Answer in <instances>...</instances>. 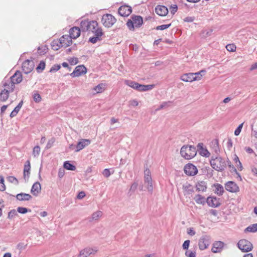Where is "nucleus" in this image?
Here are the masks:
<instances>
[{
	"instance_id": "79ce46f5",
	"label": "nucleus",
	"mask_w": 257,
	"mask_h": 257,
	"mask_svg": "<svg viewBox=\"0 0 257 257\" xmlns=\"http://www.w3.org/2000/svg\"><path fill=\"white\" fill-rule=\"evenodd\" d=\"M17 211L21 214H26L27 212H31V210L26 207H19L17 208Z\"/></svg>"
},
{
	"instance_id": "4c0bfd02",
	"label": "nucleus",
	"mask_w": 257,
	"mask_h": 257,
	"mask_svg": "<svg viewBox=\"0 0 257 257\" xmlns=\"http://www.w3.org/2000/svg\"><path fill=\"white\" fill-rule=\"evenodd\" d=\"M154 87V85H143L142 84L141 88V91H146L152 89Z\"/></svg>"
},
{
	"instance_id": "f8f14e48",
	"label": "nucleus",
	"mask_w": 257,
	"mask_h": 257,
	"mask_svg": "<svg viewBox=\"0 0 257 257\" xmlns=\"http://www.w3.org/2000/svg\"><path fill=\"white\" fill-rule=\"evenodd\" d=\"M34 67V62L31 60H26L22 64V69L26 74H28L32 71Z\"/></svg>"
},
{
	"instance_id": "3c124183",
	"label": "nucleus",
	"mask_w": 257,
	"mask_h": 257,
	"mask_svg": "<svg viewBox=\"0 0 257 257\" xmlns=\"http://www.w3.org/2000/svg\"><path fill=\"white\" fill-rule=\"evenodd\" d=\"M55 138L53 137L51 139H50L48 141L47 144L46 145V148L50 149V148H51L52 147V146L53 145V144L55 143Z\"/></svg>"
},
{
	"instance_id": "680f3d73",
	"label": "nucleus",
	"mask_w": 257,
	"mask_h": 257,
	"mask_svg": "<svg viewBox=\"0 0 257 257\" xmlns=\"http://www.w3.org/2000/svg\"><path fill=\"white\" fill-rule=\"evenodd\" d=\"M27 245V244H24V243L20 242L17 244V247L19 250H22L25 249L26 248Z\"/></svg>"
},
{
	"instance_id": "c756f323",
	"label": "nucleus",
	"mask_w": 257,
	"mask_h": 257,
	"mask_svg": "<svg viewBox=\"0 0 257 257\" xmlns=\"http://www.w3.org/2000/svg\"><path fill=\"white\" fill-rule=\"evenodd\" d=\"M10 92L8 91L7 89L4 88L0 92V100L1 101H6L9 97Z\"/></svg>"
},
{
	"instance_id": "4d7b16f0",
	"label": "nucleus",
	"mask_w": 257,
	"mask_h": 257,
	"mask_svg": "<svg viewBox=\"0 0 257 257\" xmlns=\"http://www.w3.org/2000/svg\"><path fill=\"white\" fill-rule=\"evenodd\" d=\"M172 103V101H167V102H163L159 107V108L157 110H160L161 109L164 108V107H166L168 106H169V104H171Z\"/></svg>"
},
{
	"instance_id": "6e6552de",
	"label": "nucleus",
	"mask_w": 257,
	"mask_h": 257,
	"mask_svg": "<svg viewBox=\"0 0 257 257\" xmlns=\"http://www.w3.org/2000/svg\"><path fill=\"white\" fill-rule=\"evenodd\" d=\"M211 237L208 235H203L200 238L198 242L199 248L203 250L208 247L210 244Z\"/></svg>"
},
{
	"instance_id": "de8ad7c7",
	"label": "nucleus",
	"mask_w": 257,
	"mask_h": 257,
	"mask_svg": "<svg viewBox=\"0 0 257 257\" xmlns=\"http://www.w3.org/2000/svg\"><path fill=\"white\" fill-rule=\"evenodd\" d=\"M171 26V23L166 25H162L157 26L155 29L157 30H164L169 28Z\"/></svg>"
},
{
	"instance_id": "c03bdc74",
	"label": "nucleus",
	"mask_w": 257,
	"mask_h": 257,
	"mask_svg": "<svg viewBox=\"0 0 257 257\" xmlns=\"http://www.w3.org/2000/svg\"><path fill=\"white\" fill-rule=\"evenodd\" d=\"M4 178L3 176L0 175V191H4L6 189V186L4 184Z\"/></svg>"
},
{
	"instance_id": "412c9836",
	"label": "nucleus",
	"mask_w": 257,
	"mask_h": 257,
	"mask_svg": "<svg viewBox=\"0 0 257 257\" xmlns=\"http://www.w3.org/2000/svg\"><path fill=\"white\" fill-rule=\"evenodd\" d=\"M155 12L160 16H165L168 13V9L166 6L158 5L155 8Z\"/></svg>"
},
{
	"instance_id": "aec40b11",
	"label": "nucleus",
	"mask_w": 257,
	"mask_h": 257,
	"mask_svg": "<svg viewBox=\"0 0 257 257\" xmlns=\"http://www.w3.org/2000/svg\"><path fill=\"white\" fill-rule=\"evenodd\" d=\"M97 250L91 248H85L80 251L78 257H87L90 254H94Z\"/></svg>"
},
{
	"instance_id": "09e8293b",
	"label": "nucleus",
	"mask_w": 257,
	"mask_h": 257,
	"mask_svg": "<svg viewBox=\"0 0 257 257\" xmlns=\"http://www.w3.org/2000/svg\"><path fill=\"white\" fill-rule=\"evenodd\" d=\"M60 68L61 65L60 64H55L51 68L49 72L51 73L56 72L59 70Z\"/></svg>"
},
{
	"instance_id": "f704fd0d",
	"label": "nucleus",
	"mask_w": 257,
	"mask_h": 257,
	"mask_svg": "<svg viewBox=\"0 0 257 257\" xmlns=\"http://www.w3.org/2000/svg\"><path fill=\"white\" fill-rule=\"evenodd\" d=\"M245 232H255L257 231V223L251 224L247 227L245 230Z\"/></svg>"
},
{
	"instance_id": "cd10ccee",
	"label": "nucleus",
	"mask_w": 257,
	"mask_h": 257,
	"mask_svg": "<svg viewBox=\"0 0 257 257\" xmlns=\"http://www.w3.org/2000/svg\"><path fill=\"white\" fill-rule=\"evenodd\" d=\"M182 188L184 192V195H190L194 192V189L192 185L189 183H186L183 185Z\"/></svg>"
},
{
	"instance_id": "bb28decb",
	"label": "nucleus",
	"mask_w": 257,
	"mask_h": 257,
	"mask_svg": "<svg viewBox=\"0 0 257 257\" xmlns=\"http://www.w3.org/2000/svg\"><path fill=\"white\" fill-rule=\"evenodd\" d=\"M195 202L198 204H201L204 205L207 202V198L206 199L204 196L199 194H196L193 198Z\"/></svg>"
},
{
	"instance_id": "9b49d317",
	"label": "nucleus",
	"mask_w": 257,
	"mask_h": 257,
	"mask_svg": "<svg viewBox=\"0 0 257 257\" xmlns=\"http://www.w3.org/2000/svg\"><path fill=\"white\" fill-rule=\"evenodd\" d=\"M87 68L83 65H80L75 67L72 73L70 74L72 77H79L86 74Z\"/></svg>"
},
{
	"instance_id": "0e129e2a",
	"label": "nucleus",
	"mask_w": 257,
	"mask_h": 257,
	"mask_svg": "<svg viewBox=\"0 0 257 257\" xmlns=\"http://www.w3.org/2000/svg\"><path fill=\"white\" fill-rule=\"evenodd\" d=\"M146 184H147V188L148 191L152 192L153 191V189L152 181L148 182Z\"/></svg>"
},
{
	"instance_id": "2eb2a0df",
	"label": "nucleus",
	"mask_w": 257,
	"mask_h": 257,
	"mask_svg": "<svg viewBox=\"0 0 257 257\" xmlns=\"http://www.w3.org/2000/svg\"><path fill=\"white\" fill-rule=\"evenodd\" d=\"M132 12V7L126 5L120 6L118 10V14L124 17L128 16Z\"/></svg>"
},
{
	"instance_id": "72a5a7b5",
	"label": "nucleus",
	"mask_w": 257,
	"mask_h": 257,
	"mask_svg": "<svg viewBox=\"0 0 257 257\" xmlns=\"http://www.w3.org/2000/svg\"><path fill=\"white\" fill-rule=\"evenodd\" d=\"M58 39L54 40L51 43V46L53 50L56 51L59 50L61 47Z\"/></svg>"
},
{
	"instance_id": "5fc2aeb1",
	"label": "nucleus",
	"mask_w": 257,
	"mask_h": 257,
	"mask_svg": "<svg viewBox=\"0 0 257 257\" xmlns=\"http://www.w3.org/2000/svg\"><path fill=\"white\" fill-rule=\"evenodd\" d=\"M226 48L230 52H234L236 50V46L234 44H228L226 45Z\"/></svg>"
},
{
	"instance_id": "69168bd1",
	"label": "nucleus",
	"mask_w": 257,
	"mask_h": 257,
	"mask_svg": "<svg viewBox=\"0 0 257 257\" xmlns=\"http://www.w3.org/2000/svg\"><path fill=\"white\" fill-rule=\"evenodd\" d=\"M65 174V170L63 168H60L58 172V177L62 178Z\"/></svg>"
},
{
	"instance_id": "7c9ffc66",
	"label": "nucleus",
	"mask_w": 257,
	"mask_h": 257,
	"mask_svg": "<svg viewBox=\"0 0 257 257\" xmlns=\"http://www.w3.org/2000/svg\"><path fill=\"white\" fill-rule=\"evenodd\" d=\"M89 21L88 19L84 20L81 21L80 23V28H79L80 30V32H86L88 30V26H89Z\"/></svg>"
},
{
	"instance_id": "8fccbe9b",
	"label": "nucleus",
	"mask_w": 257,
	"mask_h": 257,
	"mask_svg": "<svg viewBox=\"0 0 257 257\" xmlns=\"http://www.w3.org/2000/svg\"><path fill=\"white\" fill-rule=\"evenodd\" d=\"M68 61L70 64L72 65H76L79 62L78 58L74 57L70 58L68 59Z\"/></svg>"
},
{
	"instance_id": "393cba45",
	"label": "nucleus",
	"mask_w": 257,
	"mask_h": 257,
	"mask_svg": "<svg viewBox=\"0 0 257 257\" xmlns=\"http://www.w3.org/2000/svg\"><path fill=\"white\" fill-rule=\"evenodd\" d=\"M125 84L138 91H141L142 84L138 82L132 80H126L125 81Z\"/></svg>"
},
{
	"instance_id": "a18cd8bd",
	"label": "nucleus",
	"mask_w": 257,
	"mask_h": 257,
	"mask_svg": "<svg viewBox=\"0 0 257 257\" xmlns=\"http://www.w3.org/2000/svg\"><path fill=\"white\" fill-rule=\"evenodd\" d=\"M102 213L100 211H97L92 214V219L96 220L99 217L101 216Z\"/></svg>"
},
{
	"instance_id": "864d4df0",
	"label": "nucleus",
	"mask_w": 257,
	"mask_h": 257,
	"mask_svg": "<svg viewBox=\"0 0 257 257\" xmlns=\"http://www.w3.org/2000/svg\"><path fill=\"white\" fill-rule=\"evenodd\" d=\"M185 254L187 257H196V252L186 250Z\"/></svg>"
},
{
	"instance_id": "423d86ee",
	"label": "nucleus",
	"mask_w": 257,
	"mask_h": 257,
	"mask_svg": "<svg viewBox=\"0 0 257 257\" xmlns=\"http://www.w3.org/2000/svg\"><path fill=\"white\" fill-rule=\"evenodd\" d=\"M237 247L243 252H249L253 248L252 244L245 239L239 240L237 243Z\"/></svg>"
},
{
	"instance_id": "e433bc0d",
	"label": "nucleus",
	"mask_w": 257,
	"mask_h": 257,
	"mask_svg": "<svg viewBox=\"0 0 257 257\" xmlns=\"http://www.w3.org/2000/svg\"><path fill=\"white\" fill-rule=\"evenodd\" d=\"M68 38V35H63L59 39H58V41L60 42V44L62 47H64V44H65L66 43L67 38Z\"/></svg>"
},
{
	"instance_id": "603ef678",
	"label": "nucleus",
	"mask_w": 257,
	"mask_h": 257,
	"mask_svg": "<svg viewBox=\"0 0 257 257\" xmlns=\"http://www.w3.org/2000/svg\"><path fill=\"white\" fill-rule=\"evenodd\" d=\"M243 124V123H241L235 129V130L234 131V135L235 136H237L239 135V134L241 132V129L242 128Z\"/></svg>"
},
{
	"instance_id": "4468645a",
	"label": "nucleus",
	"mask_w": 257,
	"mask_h": 257,
	"mask_svg": "<svg viewBox=\"0 0 257 257\" xmlns=\"http://www.w3.org/2000/svg\"><path fill=\"white\" fill-rule=\"evenodd\" d=\"M209 206L211 207H218L220 206L221 203L220 202V198L216 197V196H210L207 198V202Z\"/></svg>"
},
{
	"instance_id": "49530a36",
	"label": "nucleus",
	"mask_w": 257,
	"mask_h": 257,
	"mask_svg": "<svg viewBox=\"0 0 257 257\" xmlns=\"http://www.w3.org/2000/svg\"><path fill=\"white\" fill-rule=\"evenodd\" d=\"M7 179L10 183H14L16 185H18L19 184L18 179L14 176H9Z\"/></svg>"
},
{
	"instance_id": "e2e57ef3",
	"label": "nucleus",
	"mask_w": 257,
	"mask_h": 257,
	"mask_svg": "<svg viewBox=\"0 0 257 257\" xmlns=\"http://www.w3.org/2000/svg\"><path fill=\"white\" fill-rule=\"evenodd\" d=\"M102 174L103 175V176L104 177H105L106 178H108V177H109L111 174L109 169H104L102 172Z\"/></svg>"
},
{
	"instance_id": "052dcab7",
	"label": "nucleus",
	"mask_w": 257,
	"mask_h": 257,
	"mask_svg": "<svg viewBox=\"0 0 257 257\" xmlns=\"http://www.w3.org/2000/svg\"><path fill=\"white\" fill-rule=\"evenodd\" d=\"M138 186V184L137 182H134L133 183L131 186L130 192H134L135 190L137 189Z\"/></svg>"
},
{
	"instance_id": "f257e3e1",
	"label": "nucleus",
	"mask_w": 257,
	"mask_h": 257,
	"mask_svg": "<svg viewBox=\"0 0 257 257\" xmlns=\"http://www.w3.org/2000/svg\"><path fill=\"white\" fill-rule=\"evenodd\" d=\"M88 26V32L94 34V36L89 38L88 42L95 44L98 41L102 40L101 36L104 35V33L101 27H98L97 21L95 20L90 21Z\"/></svg>"
},
{
	"instance_id": "ddd939ff",
	"label": "nucleus",
	"mask_w": 257,
	"mask_h": 257,
	"mask_svg": "<svg viewBox=\"0 0 257 257\" xmlns=\"http://www.w3.org/2000/svg\"><path fill=\"white\" fill-rule=\"evenodd\" d=\"M202 75L200 76H195L194 73H188L183 74L181 76V79L185 82H192L195 80H199L201 79Z\"/></svg>"
},
{
	"instance_id": "7ed1b4c3",
	"label": "nucleus",
	"mask_w": 257,
	"mask_h": 257,
	"mask_svg": "<svg viewBox=\"0 0 257 257\" xmlns=\"http://www.w3.org/2000/svg\"><path fill=\"white\" fill-rule=\"evenodd\" d=\"M180 154L185 159L190 160L196 155L197 149L193 146L184 145L181 148Z\"/></svg>"
},
{
	"instance_id": "58836bf2",
	"label": "nucleus",
	"mask_w": 257,
	"mask_h": 257,
	"mask_svg": "<svg viewBox=\"0 0 257 257\" xmlns=\"http://www.w3.org/2000/svg\"><path fill=\"white\" fill-rule=\"evenodd\" d=\"M48 50V48L46 45L42 47H39L38 48V53L40 55H44L47 52Z\"/></svg>"
},
{
	"instance_id": "39448f33",
	"label": "nucleus",
	"mask_w": 257,
	"mask_h": 257,
	"mask_svg": "<svg viewBox=\"0 0 257 257\" xmlns=\"http://www.w3.org/2000/svg\"><path fill=\"white\" fill-rule=\"evenodd\" d=\"M69 35H68L66 43L63 45L64 48H66L72 44V39H75L80 36V30L78 27H73L69 30Z\"/></svg>"
},
{
	"instance_id": "dca6fc26",
	"label": "nucleus",
	"mask_w": 257,
	"mask_h": 257,
	"mask_svg": "<svg viewBox=\"0 0 257 257\" xmlns=\"http://www.w3.org/2000/svg\"><path fill=\"white\" fill-rule=\"evenodd\" d=\"M225 189L231 193H236L239 191L238 185L233 181H228L225 184Z\"/></svg>"
},
{
	"instance_id": "9d476101",
	"label": "nucleus",
	"mask_w": 257,
	"mask_h": 257,
	"mask_svg": "<svg viewBox=\"0 0 257 257\" xmlns=\"http://www.w3.org/2000/svg\"><path fill=\"white\" fill-rule=\"evenodd\" d=\"M184 173L188 176H193L198 173L197 167L192 163H188L184 167Z\"/></svg>"
},
{
	"instance_id": "ea45409f",
	"label": "nucleus",
	"mask_w": 257,
	"mask_h": 257,
	"mask_svg": "<svg viewBox=\"0 0 257 257\" xmlns=\"http://www.w3.org/2000/svg\"><path fill=\"white\" fill-rule=\"evenodd\" d=\"M33 97L34 101L36 103L40 102L42 99L41 96L38 91H35L33 95Z\"/></svg>"
},
{
	"instance_id": "c85d7f7f",
	"label": "nucleus",
	"mask_w": 257,
	"mask_h": 257,
	"mask_svg": "<svg viewBox=\"0 0 257 257\" xmlns=\"http://www.w3.org/2000/svg\"><path fill=\"white\" fill-rule=\"evenodd\" d=\"M213 186L215 187L214 193L218 196H222L224 192L222 185L219 183H215L213 184Z\"/></svg>"
},
{
	"instance_id": "a878e982",
	"label": "nucleus",
	"mask_w": 257,
	"mask_h": 257,
	"mask_svg": "<svg viewBox=\"0 0 257 257\" xmlns=\"http://www.w3.org/2000/svg\"><path fill=\"white\" fill-rule=\"evenodd\" d=\"M16 197L17 200L21 201H29L32 198V196L30 194L25 193H19L16 195Z\"/></svg>"
},
{
	"instance_id": "5701e85b",
	"label": "nucleus",
	"mask_w": 257,
	"mask_h": 257,
	"mask_svg": "<svg viewBox=\"0 0 257 257\" xmlns=\"http://www.w3.org/2000/svg\"><path fill=\"white\" fill-rule=\"evenodd\" d=\"M31 165L30 161H26L24 168V179L25 181H28L30 174Z\"/></svg>"
},
{
	"instance_id": "20e7f679",
	"label": "nucleus",
	"mask_w": 257,
	"mask_h": 257,
	"mask_svg": "<svg viewBox=\"0 0 257 257\" xmlns=\"http://www.w3.org/2000/svg\"><path fill=\"white\" fill-rule=\"evenodd\" d=\"M210 164L215 170L222 172L226 167L227 164L225 160L220 156L215 157V159L210 161Z\"/></svg>"
},
{
	"instance_id": "473e14b6",
	"label": "nucleus",
	"mask_w": 257,
	"mask_h": 257,
	"mask_svg": "<svg viewBox=\"0 0 257 257\" xmlns=\"http://www.w3.org/2000/svg\"><path fill=\"white\" fill-rule=\"evenodd\" d=\"M63 167L64 169L70 171H74L76 169L75 166L71 164L69 161L64 162L63 164Z\"/></svg>"
},
{
	"instance_id": "338daca9",
	"label": "nucleus",
	"mask_w": 257,
	"mask_h": 257,
	"mask_svg": "<svg viewBox=\"0 0 257 257\" xmlns=\"http://www.w3.org/2000/svg\"><path fill=\"white\" fill-rule=\"evenodd\" d=\"M86 194L84 191H80L77 195V198L79 199H81L85 196Z\"/></svg>"
},
{
	"instance_id": "1a4fd4ad",
	"label": "nucleus",
	"mask_w": 257,
	"mask_h": 257,
	"mask_svg": "<svg viewBox=\"0 0 257 257\" xmlns=\"http://www.w3.org/2000/svg\"><path fill=\"white\" fill-rule=\"evenodd\" d=\"M10 79V82L11 85V87L12 88L11 90H12L15 88V84H18L22 82L23 79L22 73L20 71L17 70Z\"/></svg>"
},
{
	"instance_id": "a19ab883",
	"label": "nucleus",
	"mask_w": 257,
	"mask_h": 257,
	"mask_svg": "<svg viewBox=\"0 0 257 257\" xmlns=\"http://www.w3.org/2000/svg\"><path fill=\"white\" fill-rule=\"evenodd\" d=\"M104 85L102 83L99 84L95 87L94 90L96 91L97 93H101L104 90Z\"/></svg>"
},
{
	"instance_id": "4be33fe9",
	"label": "nucleus",
	"mask_w": 257,
	"mask_h": 257,
	"mask_svg": "<svg viewBox=\"0 0 257 257\" xmlns=\"http://www.w3.org/2000/svg\"><path fill=\"white\" fill-rule=\"evenodd\" d=\"M41 191V185L39 182H36L32 185L31 193L34 196H37Z\"/></svg>"
},
{
	"instance_id": "f03ea898",
	"label": "nucleus",
	"mask_w": 257,
	"mask_h": 257,
	"mask_svg": "<svg viewBox=\"0 0 257 257\" xmlns=\"http://www.w3.org/2000/svg\"><path fill=\"white\" fill-rule=\"evenodd\" d=\"M143 24V17L139 15H133L126 22V26L130 31H134L135 28H140Z\"/></svg>"
},
{
	"instance_id": "0eeeda50",
	"label": "nucleus",
	"mask_w": 257,
	"mask_h": 257,
	"mask_svg": "<svg viewBox=\"0 0 257 257\" xmlns=\"http://www.w3.org/2000/svg\"><path fill=\"white\" fill-rule=\"evenodd\" d=\"M116 19L111 14H106L103 15L101 22L103 26L107 28L111 27L114 23H115Z\"/></svg>"
},
{
	"instance_id": "c9c22d12",
	"label": "nucleus",
	"mask_w": 257,
	"mask_h": 257,
	"mask_svg": "<svg viewBox=\"0 0 257 257\" xmlns=\"http://www.w3.org/2000/svg\"><path fill=\"white\" fill-rule=\"evenodd\" d=\"M46 66L45 62L41 61L36 67V70L38 73H41L45 69Z\"/></svg>"
},
{
	"instance_id": "37998d69",
	"label": "nucleus",
	"mask_w": 257,
	"mask_h": 257,
	"mask_svg": "<svg viewBox=\"0 0 257 257\" xmlns=\"http://www.w3.org/2000/svg\"><path fill=\"white\" fill-rule=\"evenodd\" d=\"M18 214L17 211L15 209H12L8 213V218L9 219H12L15 216H18Z\"/></svg>"
},
{
	"instance_id": "13d9d810",
	"label": "nucleus",
	"mask_w": 257,
	"mask_h": 257,
	"mask_svg": "<svg viewBox=\"0 0 257 257\" xmlns=\"http://www.w3.org/2000/svg\"><path fill=\"white\" fill-rule=\"evenodd\" d=\"M40 152V147L39 146H35L33 149V154L35 157L39 155Z\"/></svg>"
},
{
	"instance_id": "b1692460",
	"label": "nucleus",
	"mask_w": 257,
	"mask_h": 257,
	"mask_svg": "<svg viewBox=\"0 0 257 257\" xmlns=\"http://www.w3.org/2000/svg\"><path fill=\"white\" fill-rule=\"evenodd\" d=\"M195 188L198 192H205L207 188V183L204 181H199L196 183Z\"/></svg>"
},
{
	"instance_id": "2f4dec72",
	"label": "nucleus",
	"mask_w": 257,
	"mask_h": 257,
	"mask_svg": "<svg viewBox=\"0 0 257 257\" xmlns=\"http://www.w3.org/2000/svg\"><path fill=\"white\" fill-rule=\"evenodd\" d=\"M10 79L9 78L7 79L6 78L3 80L2 82V84L3 87H5V88L7 89L8 91L12 92L14 90V89H13L12 90H11V83L10 82Z\"/></svg>"
},
{
	"instance_id": "bf43d9fd",
	"label": "nucleus",
	"mask_w": 257,
	"mask_h": 257,
	"mask_svg": "<svg viewBox=\"0 0 257 257\" xmlns=\"http://www.w3.org/2000/svg\"><path fill=\"white\" fill-rule=\"evenodd\" d=\"M190 242V241L189 240H185L182 244L183 249L184 250H187L189 247Z\"/></svg>"
},
{
	"instance_id": "a211bd4d",
	"label": "nucleus",
	"mask_w": 257,
	"mask_h": 257,
	"mask_svg": "<svg viewBox=\"0 0 257 257\" xmlns=\"http://www.w3.org/2000/svg\"><path fill=\"white\" fill-rule=\"evenodd\" d=\"M197 152L198 151L199 154L203 156V157H208L210 154L209 153V152L207 150V149L206 148H204L203 147V143H199L197 146Z\"/></svg>"
},
{
	"instance_id": "774afa93",
	"label": "nucleus",
	"mask_w": 257,
	"mask_h": 257,
	"mask_svg": "<svg viewBox=\"0 0 257 257\" xmlns=\"http://www.w3.org/2000/svg\"><path fill=\"white\" fill-rule=\"evenodd\" d=\"M194 17H187L184 19V21L186 22H192L194 21Z\"/></svg>"
},
{
	"instance_id": "6e6d98bb",
	"label": "nucleus",
	"mask_w": 257,
	"mask_h": 257,
	"mask_svg": "<svg viewBox=\"0 0 257 257\" xmlns=\"http://www.w3.org/2000/svg\"><path fill=\"white\" fill-rule=\"evenodd\" d=\"M171 13L173 15L178 10V6L177 5H171L170 7Z\"/></svg>"
},
{
	"instance_id": "6ab92c4d",
	"label": "nucleus",
	"mask_w": 257,
	"mask_h": 257,
	"mask_svg": "<svg viewBox=\"0 0 257 257\" xmlns=\"http://www.w3.org/2000/svg\"><path fill=\"white\" fill-rule=\"evenodd\" d=\"M91 143L89 139H81L76 145V150L75 152H79L85 147L88 146Z\"/></svg>"
},
{
	"instance_id": "f3484780",
	"label": "nucleus",
	"mask_w": 257,
	"mask_h": 257,
	"mask_svg": "<svg viewBox=\"0 0 257 257\" xmlns=\"http://www.w3.org/2000/svg\"><path fill=\"white\" fill-rule=\"evenodd\" d=\"M224 243L223 242L221 241H215L212 244V247L211 248V250L214 253L220 252L223 246Z\"/></svg>"
}]
</instances>
